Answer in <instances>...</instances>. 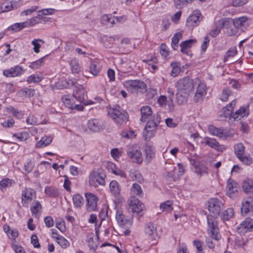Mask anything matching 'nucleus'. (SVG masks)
Returning a JSON list of instances; mask_svg holds the SVG:
<instances>
[{"label":"nucleus","instance_id":"f257e3e1","mask_svg":"<svg viewBox=\"0 0 253 253\" xmlns=\"http://www.w3.org/2000/svg\"><path fill=\"white\" fill-rule=\"evenodd\" d=\"M175 86L176 88V97L177 103H185L190 94L194 90L193 80L189 77L180 79L176 82Z\"/></svg>","mask_w":253,"mask_h":253},{"label":"nucleus","instance_id":"f03ea898","mask_svg":"<svg viewBox=\"0 0 253 253\" xmlns=\"http://www.w3.org/2000/svg\"><path fill=\"white\" fill-rule=\"evenodd\" d=\"M108 113L110 117L118 125H123L128 121V114L119 106L109 108Z\"/></svg>","mask_w":253,"mask_h":253},{"label":"nucleus","instance_id":"7ed1b4c3","mask_svg":"<svg viewBox=\"0 0 253 253\" xmlns=\"http://www.w3.org/2000/svg\"><path fill=\"white\" fill-rule=\"evenodd\" d=\"M124 87L132 94H137L146 91V84L139 80H126L123 83Z\"/></svg>","mask_w":253,"mask_h":253},{"label":"nucleus","instance_id":"20e7f679","mask_svg":"<svg viewBox=\"0 0 253 253\" xmlns=\"http://www.w3.org/2000/svg\"><path fill=\"white\" fill-rule=\"evenodd\" d=\"M217 217L211 215H207V231L214 240L218 241L221 238V236L219 233V229L216 220Z\"/></svg>","mask_w":253,"mask_h":253},{"label":"nucleus","instance_id":"39448f33","mask_svg":"<svg viewBox=\"0 0 253 253\" xmlns=\"http://www.w3.org/2000/svg\"><path fill=\"white\" fill-rule=\"evenodd\" d=\"M71 84L76 87V89L74 90L73 93V96L79 102V104H81L82 103L86 105L94 103V102L91 101L87 102L85 100V90L82 85L74 81H72Z\"/></svg>","mask_w":253,"mask_h":253},{"label":"nucleus","instance_id":"423d86ee","mask_svg":"<svg viewBox=\"0 0 253 253\" xmlns=\"http://www.w3.org/2000/svg\"><path fill=\"white\" fill-rule=\"evenodd\" d=\"M126 152L127 156L134 162L139 164L142 163L143 158L142 154L137 146L135 145H127Z\"/></svg>","mask_w":253,"mask_h":253},{"label":"nucleus","instance_id":"0eeeda50","mask_svg":"<svg viewBox=\"0 0 253 253\" xmlns=\"http://www.w3.org/2000/svg\"><path fill=\"white\" fill-rule=\"evenodd\" d=\"M223 208V203L217 198L210 199L208 202V210L211 213L210 215L218 217Z\"/></svg>","mask_w":253,"mask_h":253},{"label":"nucleus","instance_id":"6e6552de","mask_svg":"<svg viewBox=\"0 0 253 253\" xmlns=\"http://www.w3.org/2000/svg\"><path fill=\"white\" fill-rule=\"evenodd\" d=\"M36 197L35 190L31 188H25L21 193V204L24 207L28 208L32 201Z\"/></svg>","mask_w":253,"mask_h":253},{"label":"nucleus","instance_id":"1a4fd4ad","mask_svg":"<svg viewBox=\"0 0 253 253\" xmlns=\"http://www.w3.org/2000/svg\"><path fill=\"white\" fill-rule=\"evenodd\" d=\"M128 211L132 213H140L144 209V204L135 197H131L128 200Z\"/></svg>","mask_w":253,"mask_h":253},{"label":"nucleus","instance_id":"9d476101","mask_svg":"<svg viewBox=\"0 0 253 253\" xmlns=\"http://www.w3.org/2000/svg\"><path fill=\"white\" fill-rule=\"evenodd\" d=\"M105 175L102 172L93 171L89 175V184L90 186L96 187L98 185L105 184Z\"/></svg>","mask_w":253,"mask_h":253},{"label":"nucleus","instance_id":"9b49d317","mask_svg":"<svg viewBox=\"0 0 253 253\" xmlns=\"http://www.w3.org/2000/svg\"><path fill=\"white\" fill-rule=\"evenodd\" d=\"M153 119L154 118L151 119H148L146 122L147 123L143 132L146 140H149L156 133L158 124L154 121Z\"/></svg>","mask_w":253,"mask_h":253},{"label":"nucleus","instance_id":"f8f14e48","mask_svg":"<svg viewBox=\"0 0 253 253\" xmlns=\"http://www.w3.org/2000/svg\"><path fill=\"white\" fill-rule=\"evenodd\" d=\"M202 19L203 16L201 12L198 10H194L188 17L186 25L188 27L193 29L194 27L198 25Z\"/></svg>","mask_w":253,"mask_h":253},{"label":"nucleus","instance_id":"ddd939ff","mask_svg":"<svg viewBox=\"0 0 253 253\" xmlns=\"http://www.w3.org/2000/svg\"><path fill=\"white\" fill-rule=\"evenodd\" d=\"M253 231V219L246 218L237 227V231L240 235H244L248 232Z\"/></svg>","mask_w":253,"mask_h":253},{"label":"nucleus","instance_id":"4468645a","mask_svg":"<svg viewBox=\"0 0 253 253\" xmlns=\"http://www.w3.org/2000/svg\"><path fill=\"white\" fill-rule=\"evenodd\" d=\"M42 16L40 14L33 17L32 18L27 19L26 21L21 23H16L19 31L35 26L41 22Z\"/></svg>","mask_w":253,"mask_h":253},{"label":"nucleus","instance_id":"2eb2a0df","mask_svg":"<svg viewBox=\"0 0 253 253\" xmlns=\"http://www.w3.org/2000/svg\"><path fill=\"white\" fill-rule=\"evenodd\" d=\"M202 143L205 145H207L211 148L215 150L218 152H223L225 148L223 145H221L215 139L206 137L204 138Z\"/></svg>","mask_w":253,"mask_h":253},{"label":"nucleus","instance_id":"dca6fc26","mask_svg":"<svg viewBox=\"0 0 253 253\" xmlns=\"http://www.w3.org/2000/svg\"><path fill=\"white\" fill-rule=\"evenodd\" d=\"M86 209L88 211H94L97 208L98 199L96 195L91 193H86Z\"/></svg>","mask_w":253,"mask_h":253},{"label":"nucleus","instance_id":"f3484780","mask_svg":"<svg viewBox=\"0 0 253 253\" xmlns=\"http://www.w3.org/2000/svg\"><path fill=\"white\" fill-rule=\"evenodd\" d=\"M116 219L119 225L122 227L129 228L131 226L132 221L127 219L121 210L117 211Z\"/></svg>","mask_w":253,"mask_h":253},{"label":"nucleus","instance_id":"a211bd4d","mask_svg":"<svg viewBox=\"0 0 253 253\" xmlns=\"http://www.w3.org/2000/svg\"><path fill=\"white\" fill-rule=\"evenodd\" d=\"M62 100L64 105L70 109L76 110L77 111H82L84 109L83 105L74 102L73 99L69 96H63L62 97Z\"/></svg>","mask_w":253,"mask_h":253},{"label":"nucleus","instance_id":"6ab92c4d","mask_svg":"<svg viewBox=\"0 0 253 253\" xmlns=\"http://www.w3.org/2000/svg\"><path fill=\"white\" fill-rule=\"evenodd\" d=\"M24 72L23 68L19 65H16L11 67L9 69H5L3 71V75L7 77H15L22 74Z\"/></svg>","mask_w":253,"mask_h":253},{"label":"nucleus","instance_id":"aec40b11","mask_svg":"<svg viewBox=\"0 0 253 253\" xmlns=\"http://www.w3.org/2000/svg\"><path fill=\"white\" fill-rule=\"evenodd\" d=\"M207 94V86L205 83L200 82L196 89L194 100L198 102L203 101V97Z\"/></svg>","mask_w":253,"mask_h":253},{"label":"nucleus","instance_id":"412c9836","mask_svg":"<svg viewBox=\"0 0 253 253\" xmlns=\"http://www.w3.org/2000/svg\"><path fill=\"white\" fill-rule=\"evenodd\" d=\"M208 132L211 135L219 138H226L228 136L226 129L223 127H216L213 125L208 126Z\"/></svg>","mask_w":253,"mask_h":253},{"label":"nucleus","instance_id":"4be33fe9","mask_svg":"<svg viewBox=\"0 0 253 253\" xmlns=\"http://www.w3.org/2000/svg\"><path fill=\"white\" fill-rule=\"evenodd\" d=\"M145 233L149 239L155 240L158 237L156 226L152 223L148 224L145 228Z\"/></svg>","mask_w":253,"mask_h":253},{"label":"nucleus","instance_id":"5701e85b","mask_svg":"<svg viewBox=\"0 0 253 253\" xmlns=\"http://www.w3.org/2000/svg\"><path fill=\"white\" fill-rule=\"evenodd\" d=\"M227 195L230 197H233L238 191V184L233 179H229L227 181L226 188Z\"/></svg>","mask_w":253,"mask_h":253},{"label":"nucleus","instance_id":"b1692460","mask_svg":"<svg viewBox=\"0 0 253 253\" xmlns=\"http://www.w3.org/2000/svg\"><path fill=\"white\" fill-rule=\"evenodd\" d=\"M250 212H253V198L248 197L242 203L241 213L244 215Z\"/></svg>","mask_w":253,"mask_h":253},{"label":"nucleus","instance_id":"393cba45","mask_svg":"<svg viewBox=\"0 0 253 253\" xmlns=\"http://www.w3.org/2000/svg\"><path fill=\"white\" fill-rule=\"evenodd\" d=\"M141 118L140 121L142 122H146L147 120L151 119L154 118L151 108L149 106H144L141 107L140 109Z\"/></svg>","mask_w":253,"mask_h":253},{"label":"nucleus","instance_id":"a878e982","mask_svg":"<svg viewBox=\"0 0 253 253\" xmlns=\"http://www.w3.org/2000/svg\"><path fill=\"white\" fill-rule=\"evenodd\" d=\"M193 165L194 171L198 175L202 176L208 173V169L204 164L194 161Z\"/></svg>","mask_w":253,"mask_h":253},{"label":"nucleus","instance_id":"bb28decb","mask_svg":"<svg viewBox=\"0 0 253 253\" xmlns=\"http://www.w3.org/2000/svg\"><path fill=\"white\" fill-rule=\"evenodd\" d=\"M86 241L90 250L94 252L98 247V241L93 233H88L86 236Z\"/></svg>","mask_w":253,"mask_h":253},{"label":"nucleus","instance_id":"cd10ccee","mask_svg":"<svg viewBox=\"0 0 253 253\" xmlns=\"http://www.w3.org/2000/svg\"><path fill=\"white\" fill-rule=\"evenodd\" d=\"M87 126L89 129L94 132L100 131L103 128L101 122L95 119L88 121Z\"/></svg>","mask_w":253,"mask_h":253},{"label":"nucleus","instance_id":"c85d7f7f","mask_svg":"<svg viewBox=\"0 0 253 253\" xmlns=\"http://www.w3.org/2000/svg\"><path fill=\"white\" fill-rule=\"evenodd\" d=\"M196 42L195 40H188L182 42L180 44L181 52L184 54H188L190 48Z\"/></svg>","mask_w":253,"mask_h":253},{"label":"nucleus","instance_id":"c756f323","mask_svg":"<svg viewBox=\"0 0 253 253\" xmlns=\"http://www.w3.org/2000/svg\"><path fill=\"white\" fill-rule=\"evenodd\" d=\"M236 102L235 101H232L229 104L224 107L222 110V114L221 116H223L225 118H229L231 119L232 115L234 106L235 105Z\"/></svg>","mask_w":253,"mask_h":253},{"label":"nucleus","instance_id":"7c9ffc66","mask_svg":"<svg viewBox=\"0 0 253 253\" xmlns=\"http://www.w3.org/2000/svg\"><path fill=\"white\" fill-rule=\"evenodd\" d=\"M89 73L93 76H97L100 72L101 66L98 61H92L89 65Z\"/></svg>","mask_w":253,"mask_h":253},{"label":"nucleus","instance_id":"2f4dec72","mask_svg":"<svg viewBox=\"0 0 253 253\" xmlns=\"http://www.w3.org/2000/svg\"><path fill=\"white\" fill-rule=\"evenodd\" d=\"M249 112L248 108L246 107H242L232 114L231 117L234 120H236L237 119H240L241 118L247 116Z\"/></svg>","mask_w":253,"mask_h":253},{"label":"nucleus","instance_id":"473e14b6","mask_svg":"<svg viewBox=\"0 0 253 253\" xmlns=\"http://www.w3.org/2000/svg\"><path fill=\"white\" fill-rule=\"evenodd\" d=\"M4 232L7 234V236L11 239H15L19 235L18 231L16 229H11L10 226L7 224H5L3 226Z\"/></svg>","mask_w":253,"mask_h":253},{"label":"nucleus","instance_id":"72a5a7b5","mask_svg":"<svg viewBox=\"0 0 253 253\" xmlns=\"http://www.w3.org/2000/svg\"><path fill=\"white\" fill-rule=\"evenodd\" d=\"M242 187L244 191L246 193L253 192V181L249 178L246 179L242 183Z\"/></svg>","mask_w":253,"mask_h":253},{"label":"nucleus","instance_id":"f704fd0d","mask_svg":"<svg viewBox=\"0 0 253 253\" xmlns=\"http://www.w3.org/2000/svg\"><path fill=\"white\" fill-rule=\"evenodd\" d=\"M146 160L150 162L155 157V150L153 146L147 145L145 148Z\"/></svg>","mask_w":253,"mask_h":253},{"label":"nucleus","instance_id":"c9c22d12","mask_svg":"<svg viewBox=\"0 0 253 253\" xmlns=\"http://www.w3.org/2000/svg\"><path fill=\"white\" fill-rule=\"evenodd\" d=\"M52 141L51 136H44L41 138V140L36 143L37 148H42L49 145Z\"/></svg>","mask_w":253,"mask_h":253},{"label":"nucleus","instance_id":"e433bc0d","mask_svg":"<svg viewBox=\"0 0 253 253\" xmlns=\"http://www.w3.org/2000/svg\"><path fill=\"white\" fill-rule=\"evenodd\" d=\"M31 211L33 215L35 217L38 216V213L42 210V205L39 201H34L31 206Z\"/></svg>","mask_w":253,"mask_h":253},{"label":"nucleus","instance_id":"4c0bfd02","mask_svg":"<svg viewBox=\"0 0 253 253\" xmlns=\"http://www.w3.org/2000/svg\"><path fill=\"white\" fill-rule=\"evenodd\" d=\"M234 26L238 29H242L247 25V18L246 17H241L233 20Z\"/></svg>","mask_w":253,"mask_h":253},{"label":"nucleus","instance_id":"58836bf2","mask_svg":"<svg viewBox=\"0 0 253 253\" xmlns=\"http://www.w3.org/2000/svg\"><path fill=\"white\" fill-rule=\"evenodd\" d=\"M14 6L12 0H5L1 4L0 10L2 12H7L14 9Z\"/></svg>","mask_w":253,"mask_h":253},{"label":"nucleus","instance_id":"ea45409f","mask_svg":"<svg viewBox=\"0 0 253 253\" xmlns=\"http://www.w3.org/2000/svg\"><path fill=\"white\" fill-rule=\"evenodd\" d=\"M72 200L74 206L76 208L81 207L84 204V199L79 194L74 195L72 198Z\"/></svg>","mask_w":253,"mask_h":253},{"label":"nucleus","instance_id":"a19ab883","mask_svg":"<svg viewBox=\"0 0 253 253\" xmlns=\"http://www.w3.org/2000/svg\"><path fill=\"white\" fill-rule=\"evenodd\" d=\"M109 188L111 193L115 196H118L120 192V186L118 182L116 180H112L109 184Z\"/></svg>","mask_w":253,"mask_h":253},{"label":"nucleus","instance_id":"79ce46f5","mask_svg":"<svg viewBox=\"0 0 253 253\" xmlns=\"http://www.w3.org/2000/svg\"><path fill=\"white\" fill-rule=\"evenodd\" d=\"M172 70L170 75L172 77H175L177 76L181 72L180 64L177 62H174L170 64Z\"/></svg>","mask_w":253,"mask_h":253},{"label":"nucleus","instance_id":"37998d69","mask_svg":"<svg viewBox=\"0 0 253 253\" xmlns=\"http://www.w3.org/2000/svg\"><path fill=\"white\" fill-rule=\"evenodd\" d=\"M245 148L243 144L239 143L234 146V153L238 158H240L243 154L245 153Z\"/></svg>","mask_w":253,"mask_h":253},{"label":"nucleus","instance_id":"c03bdc74","mask_svg":"<svg viewBox=\"0 0 253 253\" xmlns=\"http://www.w3.org/2000/svg\"><path fill=\"white\" fill-rule=\"evenodd\" d=\"M129 176L133 181H137L141 182L143 180V177L139 171L131 169L129 171Z\"/></svg>","mask_w":253,"mask_h":253},{"label":"nucleus","instance_id":"a18cd8bd","mask_svg":"<svg viewBox=\"0 0 253 253\" xmlns=\"http://www.w3.org/2000/svg\"><path fill=\"white\" fill-rule=\"evenodd\" d=\"M130 193L134 197V196H142L143 195L142 190L140 186L137 184L134 183L130 189Z\"/></svg>","mask_w":253,"mask_h":253},{"label":"nucleus","instance_id":"49530a36","mask_svg":"<svg viewBox=\"0 0 253 253\" xmlns=\"http://www.w3.org/2000/svg\"><path fill=\"white\" fill-rule=\"evenodd\" d=\"M172 205L173 203L172 201H167L161 203L160 206V208L162 211L169 212L173 210L172 207Z\"/></svg>","mask_w":253,"mask_h":253},{"label":"nucleus","instance_id":"de8ad7c7","mask_svg":"<svg viewBox=\"0 0 253 253\" xmlns=\"http://www.w3.org/2000/svg\"><path fill=\"white\" fill-rule=\"evenodd\" d=\"M182 35L180 32L176 33L172 38L171 47L174 50H176L178 47V44L180 40L182 38Z\"/></svg>","mask_w":253,"mask_h":253},{"label":"nucleus","instance_id":"09e8293b","mask_svg":"<svg viewBox=\"0 0 253 253\" xmlns=\"http://www.w3.org/2000/svg\"><path fill=\"white\" fill-rule=\"evenodd\" d=\"M234 214V210L232 208H228L224 211L221 214V219L223 221L228 220L232 217Z\"/></svg>","mask_w":253,"mask_h":253},{"label":"nucleus","instance_id":"8fccbe9b","mask_svg":"<svg viewBox=\"0 0 253 253\" xmlns=\"http://www.w3.org/2000/svg\"><path fill=\"white\" fill-rule=\"evenodd\" d=\"M70 65L73 73H78L81 71V67L77 59H72L70 61Z\"/></svg>","mask_w":253,"mask_h":253},{"label":"nucleus","instance_id":"3c124183","mask_svg":"<svg viewBox=\"0 0 253 253\" xmlns=\"http://www.w3.org/2000/svg\"><path fill=\"white\" fill-rule=\"evenodd\" d=\"M13 181L9 178H4L0 181V190L4 191L8 187H10Z\"/></svg>","mask_w":253,"mask_h":253},{"label":"nucleus","instance_id":"603ef678","mask_svg":"<svg viewBox=\"0 0 253 253\" xmlns=\"http://www.w3.org/2000/svg\"><path fill=\"white\" fill-rule=\"evenodd\" d=\"M35 92V89L33 88H25L19 91V94L26 97H31L34 96Z\"/></svg>","mask_w":253,"mask_h":253},{"label":"nucleus","instance_id":"864d4df0","mask_svg":"<svg viewBox=\"0 0 253 253\" xmlns=\"http://www.w3.org/2000/svg\"><path fill=\"white\" fill-rule=\"evenodd\" d=\"M45 193L50 197H57L59 195L58 190L53 187H47L45 189Z\"/></svg>","mask_w":253,"mask_h":253},{"label":"nucleus","instance_id":"5fc2aeb1","mask_svg":"<svg viewBox=\"0 0 253 253\" xmlns=\"http://www.w3.org/2000/svg\"><path fill=\"white\" fill-rule=\"evenodd\" d=\"M240 161H241L244 164L246 165H250L252 164L253 160L251 157L250 154L248 153H245L240 158H238Z\"/></svg>","mask_w":253,"mask_h":253},{"label":"nucleus","instance_id":"6e6d98bb","mask_svg":"<svg viewBox=\"0 0 253 253\" xmlns=\"http://www.w3.org/2000/svg\"><path fill=\"white\" fill-rule=\"evenodd\" d=\"M7 111L13 115V116L17 117V118H22L23 114L22 112L19 111L17 109H15L13 106H9L7 108Z\"/></svg>","mask_w":253,"mask_h":253},{"label":"nucleus","instance_id":"4d7b16f0","mask_svg":"<svg viewBox=\"0 0 253 253\" xmlns=\"http://www.w3.org/2000/svg\"><path fill=\"white\" fill-rule=\"evenodd\" d=\"M43 79V77L42 76L39 75H32L27 78V82L29 84L31 83H38L42 81Z\"/></svg>","mask_w":253,"mask_h":253},{"label":"nucleus","instance_id":"13d9d810","mask_svg":"<svg viewBox=\"0 0 253 253\" xmlns=\"http://www.w3.org/2000/svg\"><path fill=\"white\" fill-rule=\"evenodd\" d=\"M192 0H173L175 7L178 9H181L187 5L189 2H191Z\"/></svg>","mask_w":253,"mask_h":253},{"label":"nucleus","instance_id":"bf43d9fd","mask_svg":"<svg viewBox=\"0 0 253 253\" xmlns=\"http://www.w3.org/2000/svg\"><path fill=\"white\" fill-rule=\"evenodd\" d=\"M43 58L44 57H42L35 61L30 63L29 67L34 70L39 69L43 64Z\"/></svg>","mask_w":253,"mask_h":253},{"label":"nucleus","instance_id":"052dcab7","mask_svg":"<svg viewBox=\"0 0 253 253\" xmlns=\"http://www.w3.org/2000/svg\"><path fill=\"white\" fill-rule=\"evenodd\" d=\"M13 137H16L20 141H26L29 137V133L26 132L14 133Z\"/></svg>","mask_w":253,"mask_h":253},{"label":"nucleus","instance_id":"680f3d73","mask_svg":"<svg viewBox=\"0 0 253 253\" xmlns=\"http://www.w3.org/2000/svg\"><path fill=\"white\" fill-rule=\"evenodd\" d=\"M38 42H42V43H44V42L42 40L40 39H34L32 41L31 43L34 46L33 49L36 53H39L40 52V48L41 47V44Z\"/></svg>","mask_w":253,"mask_h":253},{"label":"nucleus","instance_id":"e2e57ef3","mask_svg":"<svg viewBox=\"0 0 253 253\" xmlns=\"http://www.w3.org/2000/svg\"><path fill=\"white\" fill-rule=\"evenodd\" d=\"M56 242L64 249L67 248L70 246V242L63 236L59 238Z\"/></svg>","mask_w":253,"mask_h":253},{"label":"nucleus","instance_id":"0e129e2a","mask_svg":"<svg viewBox=\"0 0 253 253\" xmlns=\"http://www.w3.org/2000/svg\"><path fill=\"white\" fill-rule=\"evenodd\" d=\"M237 54V51L234 48L229 49L226 53L225 55L223 58V61L226 62L228 58L233 57Z\"/></svg>","mask_w":253,"mask_h":253},{"label":"nucleus","instance_id":"69168bd1","mask_svg":"<svg viewBox=\"0 0 253 253\" xmlns=\"http://www.w3.org/2000/svg\"><path fill=\"white\" fill-rule=\"evenodd\" d=\"M14 121L13 119H9L6 120H4L2 122L0 123L1 125L5 128H10L13 126L14 124Z\"/></svg>","mask_w":253,"mask_h":253},{"label":"nucleus","instance_id":"338daca9","mask_svg":"<svg viewBox=\"0 0 253 253\" xmlns=\"http://www.w3.org/2000/svg\"><path fill=\"white\" fill-rule=\"evenodd\" d=\"M26 122L28 124L31 125H37L39 124L38 119L33 115H30L26 119Z\"/></svg>","mask_w":253,"mask_h":253},{"label":"nucleus","instance_id":"774afa93","mask_svg":"<svg viewBox=\"0 0 253 253\" xmlns=\"http://www.w3.org/2000/svg\"><path fill=\"white\" fill-rule=\"evenodd\" d=\"M230 93L231 91L230 89L228 88L224 89L221 95L220 99L223 101H227Z\"/></svg>","mask_w":253,"mask_h":253}]
</instances>
